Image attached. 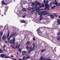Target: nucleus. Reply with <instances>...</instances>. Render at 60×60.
I'll return each instance as SVG.
<instances>
[{
  "instance_id": "f257e3e1",
  "label": "nucleus",
  "mask_w": 60,
  "mask_h": 60,
  "mask_svg": "<svg viewBox=\"0 0 60 60\" xmlns=\"http://www.w3.org/2000/svg\"><path fill=\"white\" fill-rule=\"evenodd\" d=\"M9 35L10 33H8L7 36V38L8 41V42L9 43H11V44L13 45V44H14L15 43L14 41L13 40H11L10 41L11 36L9 37Z\"/></svg>"
},
{
  "instance_id": "f03ea898",
  "label": "nucleus",
  "mask_w": 60,
  "mask_h": 60,
  "mask_svg": "<svg viewBox=\"0 0 60 60\" xmlns=\"http://www.w3.org/2000/svg\"><path fill=\"white\" fill-rule=\"evenodd\" d=\"M48 0H47L46 2L45 0H44V3L45 4V7H46L45 9V10H49V4H47V3H48Z\"/></svg>"
},
{
  "instance_id": "7ed1b4c3",
  "label": "nucleus",
  "mask_w": 60,
  "mask_h": 60,
  "mask_svg": "<svg viewBox=\"0 0 60 60\" xmlns=\"http://www.w3.org/2000/svg\"><path fill=\"white\" fill-rule=\"evenodd\" d=\"M37 6H38V5H36V7H32V10H33V11H35V10H36V12H38V11H39V10L40 11V8L38 7L37 8Z\"/></svg>"
},
{
  "instance_id": "20e7f679",
  "label": "nucleus",
  "mask_w": 60,
  "mask_h": 60,
  "mask_svg": "<svg viewBox=\"0 0 60 60\" xmlns=\"http://www.w3.org/2000/svg\"><path fill=\"white\" fill-rule=\"evenodd\" d=\"M39 10V11H38V12H39L38 13V14L39 15H40V17H42V15H43V13L42 12H41V10Z\"/></svg>"
},
{
  "instance_id": "39448f33",
  "label": "nucleus",
  "mask_w": 60,
  "mask_h": 60,
  "mask_svg": "<svg viewBox=\"0 0 60 60\" xmlns=\"http://www.w3.org/2000/svg\"><path fill=\"white\" fill-rule=\"evenodd\" d=\"M34 45H35V43H34L33 45V47L32 48L30 47V48H31L30 50L31 51H34V49H35L34 48Z\"/></svg>"
},
{
  "instance_id": "423d86ee",
  "label": "nucleus",
  "mask_w": 60,
  "mask_h": 60,
  "mask_svg": "<svg viewBox=\"0 0 60 60\" xmlns=\"http://www.w3.org/2000/svg\"><path fill=\"white\" fill-rule=\"evenodd\" d=\"M42 12L43 13V15H46V14H48L49 12L48 11H42Z\"/></svg>"
},
{
  "instance_id": "0eeeda50",
  "label": "nucleus",
  "mask_w": 60,
  "mask_h": 60,
  "mask_svg": "<svg viewBox=\"0 0 60 60\" xmlns=\"http://www.w3.org/2000/svg\"><path fill=\"white\" fill-rule=\"evenodd\" d=\"M53 4H55V5H56V6L57 7H58V3L56 1H55V2H53L52 3Z\"/></svg>"
},
{
  "instance_id": "6e6552de",
  "label": "nucleus",
  "mask_w": 60,
  "mask_h": 60,
  "mask_svg": "<svg viewBox=\"0 0 60 60\" xmlns=\"http://www.w3.org/2000/svg\"><path fill=\"white\" fill-rule=\"evenodd\" d=\"M26 54V51H23L22 52V55L24 56Z\"/></svg>"
},
{
  "instance_id": "1a4fd4ad",
  "label": "nucleus",
  "mask_w": 60,
  "mask_h": 60,
  "mask_svg": "<svg viewBox=\"0 0 60 60\" xmlns=\"http://www.w3.org/2000/svg\"><path fill=\"white\" fill-rule=\"evenodd\" d=\"M16 35V33H15L13 35L12 34H11V35L9 36V37H10V36H11V37H14V36H15Z\"/></svg>"
},
{
  "instance_id": "9d476101",
  "label": "nucleus",
  "mask_w": 60,
  "mask_h": 60,
  "mask_svg": "<svg viewBox=\"0 0 60 60\" xmlns=\"http://www.w3.org/2000/svg\"><path fill=\"white\" fill-rule=\"evenodd\" d=\"M6 38V36L5 35H4L2 37V39L3 40H4L5 38Z\"/></svg>"
},
{
  "instance_id": "9b49d317",
  "label": "nucleus",
  "mask_w": 60,
  "mask_h": 60,
  "mask_svg": "<svg viewBox=\"0 0 60 60\" xmlns=\"http://www.w3.org/2000/svg\"><path fill=\"white\" fill-rule=\"evenodd\" d=\"M6 55H5L4 54H2L0 55V56L1 57H4L5 56H6Z\"/></svg>"
},
{
  "instance_id": "f8f14e48",
  "label": "nucleus",
  "mask_w": 60,
  "mask_h": 60,
  "mask_svg": "<svg viewBox=\"0 0 60 60\" xmlns=\"http://www.w3.org/2000/svg\"><path fill=\"white\" fill-rule=\"evenodd\" d=\"M2 4H4V5H7V3H4V1H2Z\"/></svg>"
},
{
  "instance_id": "ddd939ff",
  "label": "nucleus",
  "mask_w": 60,
  "mask_h": 60,
  "mask_svg": "<svg viewBox=\"0 0 60 60\" xmlns=\"http://www.w3.org/2000/svg\"><path fill=\"white\" fill-rule=\"evenodd\" d=\"M30 44V42L29 41H28L26 43V46H28V45H29V44Z\"/></svg>"
},
{
  "instance_id": "4468645a",
  "label": "nucleus",
  "mask_w": 60,
  "mask_h": 60,
  "mask_svg": "<svg viewBox=\"0 0 60 60\" xmlns=\"http://www.w3.org/2000/svg\"><path fill=\"white\" fill-rule=\"evenodd\" d=\"M57 22L60 25V19H58L57 20Z\"/></svg>"
},
{
  "instance_id": "2eb2a0df",
  "label": "nucleus",
  "mask_w": 60,
  "mask_h": 60,
  "mask_svg": "<svg viewBox=\"0 0 60 60\" xmlns=\"http://www.w3.org/2000/svg\"><path fill=\"white\" fill-rule=\"evenodd\" d=\"M44 7V4H41V5L39 6V7L40 8H41L42 7Z\"/></svg>"
},
{
  "instance_id": "dca6fc26",
  "label": "nucleus",
  "mask_w": 60,
  "mask_h": 60,
  "mask_svg": "<svg viewBox=\"0 0 60 60\" xmlns=\"http://www.w3.org/2000/svg\"><path fill=\"white\" fill-rule=\"evenodd\" d=\"M50 16L51 18L52 19H54V16L52 15L51 14L50 15Z\"/></svg>"
},
{
  "instance_id": "f3484780",
  "label": "nucleus",
  "mask_w": 60,
  "mask_h": 60,
  "mask_svg": "<svg viewBox=\"0 0 60 60\" xmlns=\"http://www.w3.org/2000/svg\"><path fill=\"white\" fill-rule=\"evenodd\" d=\"M31 48H30V49H29V50H28V53H30L31 52V51H32L31 50Z\"/></svg>"
},
{
  "instance_id": "a211bd4d",
  "label": "nucleus",
  "mask_w": 60,
  "mask_h": 60,
  "mask_svg": "<svg viewBox=\"0 0 60 60\" xmlns=\"http://www.w3.org/2000/svg\"><path fill=\"white\" fill-rule=\"evenodd\" d=\"M31 4H32L31 5V6H34V5H36H36H36L35 4L33 3H31Z\"/></svg>"
},
{
  "instance_id": "6ab92c4d",
  "label": "nucleus",
  "mask_w": 60,
  "mask_h": 60,
  "mask_svg": "<svg viewBox=\"0 0 60 60\" xmlns=\"http://www.w3.org/2000/svg\"><path fill=\"white\" fill-rule=\"evenodd\" d=\"M37 31H38V33H41L40 30V29H38L37 30Z\"/></svg>"
},
{
  "instance_id": "aec40b11",
  "label": "nucleus",
  "mask_w": 60,
  "mask_h": 60,
  "mask_svg": "<svg viewBox=\"0 0 60 60\" xmlns=\"http://www.w3.org/2000/svg\"><path fill=\"white\" fill-rule=\"evenodd\" d=\"M26 59H30V56H28L26 57Z\"/></svg>"
},
{
  "instance_id": "412c9836",
  "label": "nucleus",
  "mask_w": 60,
  "mask_h": 60,
  "mask_svg": "<svg viewBox=\"0 0 60 60\" xmlns=\"http://www.w3.org/2000/svg\"><path fill=\"white\" fill-rule=\"evenodd\" d=\"M22 60H26V57L25 56H24L22 59Z\"/></svg>"
},
{
  "instance_id": "4be33fe9",
  "label": "nucleus",
  "mask_w": 60,
  "mask_h": 60,
  "mask_svg": "<svg viewBox=\"0 0 60 60\" xmlns=\"http://www.w3.org/2000/svg\"><path fill=\"white\" fill-rule=\"evenodd\" d=\"M22 11H26V8H23L22 9Z\"/></svg>"
},
{
  "instance_id": "5701e85b",
  "label": "nucleus",
  "mask_w": 60,
  "mask_h": 60,
  "mask_svg": "<svg viewBox=\"0 0 60 60\" xmlns=\"http://www.w3.org/2000/svg\"><path fill=\"white\" fill-rule=\"evenodd\" d=\"M27 10L28 11H30L32 10V8H27Z\"/></svg>"
},
{
  "instance_id": "b1692460",
  "label": "nucleus",
  "mask_w": 60,
  "mask_h": 60,
  "mask_svg": "<svg viewBox=\"0 0 60 60\" xmlns=\"http://www.w3.org/2000/svg\"><path fill=\"white\" fill-rule=\"evenodd\" d=\"M26 49L27 50H28L29 49V47L28 46H27L26 47Z\"/></svg>"
},
{
  "instance_id": "393cba45",
  "label": "nucleus",
  "mask_w": 60,
  "mask_h": 60,
  "mask_svg": "<svg viewBox=\"0 0 60 60\" xmlns=\"http://www.w3.org/2000/svg\"><path fill=\"white\" fill-rule=\"evenodd\" d=\"M56 26H57V25L56 24H53L52 25V26H53V27H56Z\"/></svg>"
},
{
  "instance_id": "a878e982",
  "label": "nucleus",
  "mask_w": 60,
  "mask_h": 60,
  "mask_svg": "<svg viewBox=\"0 0 60 60\" xmlns=\"http://www.w3.org/2000/svg\"><path fill=\"white\" fill-rule=\"evenodd\" d=\"M46 50V49H42V50H41V52H44V51H45V50Z\"/></svg>"
},
{
  "instance_id": "bb28decb",
  "label": "nucleus",
  "mask_w": 60,
  "mask_h": 60,
  "mask_svg": "<svg viewBox=\"0 0 60 60\" xmlns=\"http://www.w3.org/2000/svg\"><path fill=\"white\" fill-rule=\"evenodd\" d=\"M58 40L59 41H60V37H58V38H57Z\"/></svg>"
},
{
  "instance_id": "cd10ccee",
  "label": "nucleus",
  "mask_w": 60,
  "mask_h": 60,
  "mask_svg": "<svg viewBox=\"0 0 60 60\" xmlns=\"http://www.w3.org/2000/svg\"><path fill=\"white\" fill-rule=\"evenodd\" d=\"M48 23V21L45 22L44 23V24H45V25H47V24Z\"/></svg>"
},
{
  "instance_id": "c85d7f7f",
  "label": "nucleus",
  "mask_w": 60,
  "mask_h": 60,
  "mask_svg": "<svg viewBox=\"0 0 60 60\" xmlns=\"http://www.w3.org/2000/svg\"><path fill=\"white\" fill-rule=\"evenodd\" d=\"M54 7H56L55 5L53 7H52L51 8V9H54Z\"/></svg>"
},
{
  "instance_id": "c756f323",
  "label": "nucleus",
  "mask_w": 60,
  "mask_h": 60,
  "mask_svg": "<svg viewBox=\"0 0 60 60\" xmlns=\"http://www.w3.org/2000/svg\"><path fill=\"white\" fill-rule=\"evenodd\" d=\"M5 58H10V57L8 56H6L4 57Z\"/></svg>"
},
{
  "instance_id": "7c9ffc66",
  "label": "nucleus",
  "mask_w": 60,
  "mask_h": 60,
  "mask_svg": "<svg viewBox=\"0 0 60 60\" xmlns=\"http://www.w3.org/2000/svg\"><path fill=\"white\" fill-rule=\"evenodd\" d=\"M21 48H19V52H21Z\"/></svg>"
},
{
  "instance_id": "2f4dec72",
  "label": "nucleus",
  "mask_w": 60,
  "mask_h": 60,
  "mask_svg": "<svg viewBox=\"0 0 60 60\" xmlns=\"http://www.w3.org/2000/svg\"><path fill=\"white\" fill-rule=\"evenodd\" d=\"M37 4H38V5H41V4L40 3L38 2V3Z\"/></svg>"
},
{
  "instance_id": "473e14b6",
  "label": "nucleus",
  "mask_w": 60,
  "mask_h": 60,
  "mask_svg": "<svg viewBox=\"0 0 60 60\" xmlns=\"http://www.w3.org/2000/svg\"><path fill=\"white\" fill-rule=\"evenodd\" d=\"M42 60H45V58H43V57H42Z\"/></svg>"
},
{
  "instance_id": "72a5a7b5",
  "label": "nucleus",
  "mask_w": 60,
  "mask_h": 60,
  "mask_svg": "<svg viewBox=\"0 0 60 60\" xmlns=\"http://www.w3.org/2000/svg\"><path fill=\"white\" fill-rule=\"evenodd\" d=\"M40 20H41V19H43V18H42V16L41 17H40Z\"/></svg>"
},
{
  "instance_id": "f704fd0d",
  "label": "nucleus",
  "mask_w": 60,
  "mask_h": 60,
  "mask_svg": "<svg viewBox=\"0 0 60 60\" xmlns=\"http://www.w3.org/2000/svg\"><path fill=\"white\" fill-rule=\"evenodd\" d=\"M21 23H25V21H21Z\"/></svg>"
},
{
  "instance_id": "c9c22d12",
  "label": "nucleus",
  "mask_w": 60,
  "mask_h": 60,
  "mask_svg": "<svg viewBox=\"0 0 60 60\" xmlns=\"http://www.w3.org/2000/svg\"><path fill=\"white\" fill-rule=\"evenodd\" d=\"M0 34L1 35L0 36H2V35H3V32H0Z\"/></svg>"
},
{
  "instance_id": "e433bc0d",
  "label": "nucleus",
  "mask_w": 60,
  "mask_h": 60,
  "mask_svg": "<svg viewBox=\"0 0 60 60\" xmlns=\"http://www.w3.org/2000/svg\"><path fill=\"white\" fill-rule=\"evenodd\" d=\"M54 15L55 16V17H57V15H56V14H55V13H54Z\"/></svg>"
},
{
  "instance_id": "4c0bfd02",
  "label": "nucleus",
  "mask_w": 60,
  "mask_h": 60,
  "mask_svg": "<svg viewBox=\"0 0 60 60\" xmlns=\"http://www.w3.org/2000/svg\"><path fill=\"white\" fill-rule=\"evenodd\" d=\"M52 4V3L50 2V6L51 7L52 6V5H51V4Z\"/></svg>"
},
{
  "instance_id": "58836bf2",
  "label": "nucleus",
  "mask_w": 60,
  "mask_h": 60,
  "mask_svg": "<svg viewBox=\"0 0 60 60\" xmlns=\"http://www.w3.org/2000/svg\"><path fill=\"white\" fill-rule=\"evenodd\" d=\"M35 4H37L38 3V2H37V1H36L35 2Z\"/></svg>"
},
{
  "instance_id": "ea45409f",
  "label": "nucleus",
  "mask_w": 60,
  "mask_h": 60,
  "mask_svg": "<svg viewBox=\"0 0 60 60\" xmlns=\"http://www.w3.org/2000/svg\"><path fill=\"white\" fill-rule=\"evenodd\" d=\"M42 57H41L39 59V60H42Z\"/></svg>"
},
{
  "instance_id": "a19ab883",
  "label": "nucleus",
  "mask_w": 60,
  "mask_h": 60,
  "mask_svg": "<svg viewBox=\"0 0 60 60\" xmlns=\"http://www.w3.org/2000/svg\"><path fill=\"white\" fill-rule=\"evenodd\" d=\"M20 46V45H18V49H19V46Z\"/></svg>"
},
{
  "instance_id": "79ce46f5",
  "label": "nucleus",
  "mask_w": 60,
  "mask_h": 60,
  "mask_svg": "<svg viewBox=\"0 0 60 60\" xmlns=\"http://www.w3.org/2000/svg\"><path fill=\"white\" fill-rule=\"evenodd\" d=\"M60 35V32L59 33H58L57 34V35Z\"/></svg>"
},
{
  "instance_id": "37998d69",
  "label": "nucleus",
  "mask_w": 60,
  "mask_h": 60,
  "mask_svg": "<svg viewBox=\"0 0 60 60\" xmlns=\"http://www.w3.org/2000/svg\"><path fill=\"white\" fill-rule=\"evenodd\" d=\"M11 46L13 48L15 49V48L12 45H11Z\"/></svg>"
},
{
  "instance_id": "c03bdc74",
  "label": "nucleus",
  "mask_w": 60,
  "mask_h": 60,
  "mask_svg": "<svg viewBox=\"0 0 60 60\" xmlns=\"http://www.w3.org/2000/svg\"><path fill=\"white\" fill-rule=\"evenodd\" d=\"M45 60H51V59H46Z\"/></svg>"
},
{
  "instance_id": "a18cd8bd",
  "label": "nucleus",
  "mask_w": 60,
  "mask_h": 60,
  "mask_svg": "<svg viewBox=\"0 0 60 60\" xmlns=\"http://www.w3.org/2000/svg\"><path fill=\"white\" fill-rule=\"evenodd\" d=\"M17 47H18V45H17L15 46V48L17 49Z\"/></svg>"
},
{
  "instance_id": "49530a36",
  "label": "nucleus",
  "mask_w": 60,
  "mask_h": 60,
  "mask_svg": "<svg viewBox=\"0 0 60 60\" xmlns=\"http://www.w3.org/2000/svg\"><path fill=\"white\" fill-rule=\"evenodd\" d=\"M11 0H8V2H11Z\"/></svg>"
},
{
  "instance_id": "de8ad7c7",
  "label": "nucleus",
  "mask_w": 60,
  "mask_h": 60,
  "mask_svg": "<svg viewBox=\"0 0 60 60\" xmlns=\"http://www.w3.org/2000/svg\"><path fill=\"white\" fill-rule=\"evenodd\" d=\"M19 14L18 13H17V14L18 15H20V13H19Z\"/></svg>"
},
{
  "instance_id": "09e8293b",
  "label": "nucleus",
  "mask_w": 60,
  "mask_h": 60,
  "mask_svg": "<svg viewBox=\"0 0 60 60\" xmlns=\"http://www.w3.org/2000/svg\"><path fill=\"white\" fill-rule=\"evenodd\" d=\"M39 35H40V36H42V37H44L43 36H42V35H40V34H39Z\"/></svg>"
},
{
  "instance_id": "8fccbe9b",
  "label": "nucleus",
  "mask_w": 60,
  "mask_h": 60,
  "mask_svg": "<svg viewBox=\"0 0 60 60\" xmlns=\"http://www.w3.org/2000/svg\"><path fill=\"white\" fill-rule=\"evenodd\" d=\"M58 5L60 6V2L58 3Z\"/></svg>"
},
{
  "instance_id": "3c124183",
  "label": "nucleus",
  "mask_w": 60,
  "mask_h": 60,
  "mask_svg": "<svg viewBox=\"0 0 60 60\" xmlns=\"http://www.w3.org/2000/svg\"><path fill=\"white\" fill-rule=\"evenodd\" d=\"M33 41H35V38H33Z\"/></svg>"
},
{
  "instance_id": "603ef678",
  "label": "nucleus",
  "mask_w": 60,
  "mask_h": 60,
  "mask_svg": "<svg viewBox=\"0 0 60 60\" xmlns=\"http://www.w3.org/2000/svg\"><path fill=\"white\" fill-rule=\"evenodd\" d=\"M5 45H4L3 46V48H5Z\"/></svg>"
},
{
  "instance_id": "864d4df0",
  "label": "nucleus",
  "mask_w": 60,
  "mask_h": 60,
  "mask_svg": "<svg viewBox=\"0 0 60 60\" xmlns=\"http://www.w3.org/2000/svg\"><path fill=\"white\" fill-rule=\"evenodd\" d=\"M18 60H22V59H21V58H20V59H19Z\"/></svg>"
},
{
  "instance_id": "5fc2aeb1",
  "label": "nucleus",
  "mask_w": 60,
  "mask_h": 60,
  "mask_svg": "<svg viewBox=\"0 0 60 60\" xmlns=\"http://www.w3.org/2000/svg\"><path fill=\"white\" fill-rule=\"evenodd\" d=\"M9 0H6V2H9Z\"/></svg>"
},
{
  "instance_id": "6e6d98bb",
  "label": "nucleus",
  "mask_w": 60,
  "mask_h": 60,
  "mask_svg": "<svg viewBox=\"0 0 60 60\" xmlns=\"http://www.w3.org/2000/svg\"><path fill=\"white\" fill-rule=\"evenodd\" d=\"M23 17L24 18L26 17V15H24L23 16Z\"/></svg>"
},
{
  "instance_id": "4d7b16f0",
  "label": "nucleus",
  "mask_w": 60,
  "mask_h": 60,
  "mask_svg": "<svg viewBox=\"0 0 60 60\" xmlns=\"http://www.w3.org/2000/svg\"><path fill=\"white\" fill-rule=\"evenodd\" d=\"M55 28V29H57V27H56Z\"/></svg>"
},
{
  "instance_id": "13d9d810",
  "label": "nucleus",
  "mask_w": 60,
  "mask_h": 60,
  "mask_svg": "<svg viewBox=\"0 0 60 60\" xmlns=\"http://www.w3.org/2000/svg\"><path fill=\"white\" fill-rule=\"evenodd\" d=\"M1 37H2V36L0 35V39L1 38Z\"/></svg>"
},
{
  "instance_id": "bf43d9fd",
  "label": "nucleus",
  "mask_w": 60,
  "mask_h": 60,
  "mask_svg": "<svg viewBox=\"0 0 60 60\" xmlns=\"http://www.w3.org/2000/svg\"><path fill=\"white\" fill-rule=\"evenodd\" d=\"M37 23H39V21H38V22H37Z\"/></svg>"
},
{
  "instance_id": "052dcab7",
  "label": "nucleus",
  "mask_w": 60,
  "mask_h": 60,
  "mask_svg": "<svg viewBox=\"0 0 60 60\" xmlns=\"http://www.w3.org/2000/svg\"><path fill=\"white\" fill-rule=\"evenodd\" d=\"M4 51L5 52L6 51V50L5 49H4Z\"/></svg>"
},
{
  "instance_id": "680f3d73",
  "label": "nucleus",
  "mask_w": 60,
  "mask_h": 60,
  "mask_svg": "<svg viewBox=\"0 0 60 60\" xmlns=\"http://www.w3.org/2000/svg\"><path fill=\"white\" fill-rule=\"evenodd\" d=\"M58 17H59V19H60V16L59 15L58 16Z\"/></svg>"
},
{
  "instance_id": "e2e57ef3",
  "label": "nucleus",
  "mask_w": 60,
  "mask_h": 60,
  "mask_svg": "<svg viewBox=\"0 0 60 60\" xmlns=\"http://www.w3.org/2000/svg\"><path fill=\"white\" fill-rule=\"evenodd\" d=\"M5 43H7V41H5Z\"/></svg>"
},
{
  "instance_id": "0e129e2a",
  "label": "nucleus",
  "mask_w": 60,
  "mask_h": 60,
  "mask_svg": "<svg viewBox=\"0 0 60 60\" xmlns=\"http://www.w3.org/2000/svg\"><path fill=\"white\" fill-rule=\"evenodd\" d=\"M54 51L55 52H56V49H54Z\"/></svg>"
},
{
  "instance_id": "69168bd1",
  "label": "nucleus",
  "mask_w": 60,
  "mask_h": 60,
  "mask_svg": "<svg viewBox=\"0 0 60 60\" xmlns=\"http://www.w3.org/2000/svg\"><path fill=\"white\" fill-rule=\"evenodd\" d=\"M13 60H17V59H14Z\"/></svg>"
},
{
  "instance_id": "338daca9",
  "label": "nucleus",
  "mask_w": 60,
  "mask_h": 60,
  "mask_svg": "<svg viewBox=\"0 0 60 60\" xmlns=\"http://www.w3.org/2000/svg\"><path fill=\"white\" fill-rule=\"evenodd\" d=\"M11 57H13V56H11Z\"/></svg>"
},
{
  "instance_id": "774afa93",
  "label": "nucleus",
  "mask_w": 60,
  "mask_h": 60,
  "mask_svg": "<svg viewBox=\"0 0 60 60\" xmlns=\"http://www.w3.org/2000/svg\"><path fill=\"white\" fill-rule=\"evenodd\" d=\"M41 10H43V8H41Z\"/></svg>"
}]
</instances>
